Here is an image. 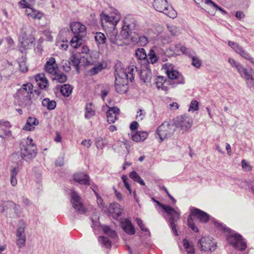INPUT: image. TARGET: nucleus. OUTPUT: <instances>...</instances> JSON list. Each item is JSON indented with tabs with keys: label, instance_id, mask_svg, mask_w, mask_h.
Returning a JSON list of instances; mask_svg holds the SVG:
<instances>
[{
	"label": "nucleus",
	"instance_id": "24",
	"mask_svg": "<svg viewBox=\"0 0 254 254\" xmlns=\"http://www.w3.org/2000/svg\"><path fill=\"white\" fill-rule=\"evenodd\" d=\"M35 80L41 89H45L47 86L48 80L44 73H39L36 75Z\"/></svg>",
	"mask_w": 254,
	"mask_h": 254
},
{
	"label": "nucleus",
	"instance_id": "60",
	"mask_svg": "<svg viewBox=\"0 0 254 254\" xmlns=\"http://www.w3.org/2000/svg\"><path fill=\"white\" fill-rule=\"evenodd\" d=\"M18 4L22 8H31V7L30 6V4L26 2V0H21V1L18 2Z\"/></svg>",
	"mask_w": 254,
	"mask_h": 254
},
{
	"label": "nucleus",
	"instance_id": "28",
	"mask_svg": "<svg viewBox=\"0 0 254 254\" xmlns=\"http://www.w3.org/2000/svg\"><path fill=\"white\" fill-rule=\"evenodd\" d=\"M101 19L102 24H103L104 21L105 22H108L109 23L112 24L113 26H116L119 21V18H117L112 16H109L106 14L102 15Z\"/></svg>",
	"mask_w": 254,
	"mask_h": 254
},
{
	"label": "nucleus",
	"instance_id": "64",
	"mask_svg": "<svg viewBox=\"0 0 254 254\" xmlns=\"http://www.w3.org/2000/svg\"><path fill=\"white\" fill-rule=\"evenodd\" d=\"M81 144L88 148L91 145V141L90 139H84L82 140Z\"/></svg>",
	"mask_w": 254,
	"mask_h": 254
},
{
	"label": "nucleus",
	"instance_id": "56",
	"mask_svg": "<svg viewBox=\"0 0 254 254\" xmlns=\"http://www.w3.org/2000/svg\"><path fill=\"white\" fill-rule=\"evenodd\" d=\"M175 50L177 53H181L184 54L186 50V47L182 46L181 44H177L175 45Z\"/></svg>",
	"mask_w": 254,
	"mask_h": 254
},
{
	"label": "nucleus",
	"instance_id": "63",
	"mask_svg": "<svg viewBox=\"0 0 254 254\" xmlns=\"http://www.w3.org/2000/svg\"><path fill=\"white\" fill-rule=\"evenodd\" d=\"M144 117V115L142 113V110L141 109H139L138 111L137 112V115L136 118V119L139 121H141Z\"/></svg>",
	"mask_w": 254,
	"mask_h": 254
},
{
	"label": "nucleus",
	"instance_id": "34",
	"mask_svg": "<svg viewBox=\"0 0 254 254\" xmlns=\"http://www.w3.org/2000/svg\"><path fill=\"white\" fill-rule=\"evenodd\" d=\"M72 87L68 84L63 85L61 88V92L64 97H68L71 93Z\"/></svg>",
	"mask_w": 254,
	"mask_h": 254
},
{
	"label": "nucleus",
	"instance_id": "48",
	"mask_svg": "<svg viewBox=\"0 0 254 254\" xmlns=\"http://www.w3.org/2000/svg\"><path fill=\"white\" fill-rule=\"evenodd\" d=\"M228 45L239 54L243 50V48L237 43L229 41L228 42Z\"/></svg>",
	"mask_w": 254,
	"mask_h": 254
},
{
	"label": "nucleus",
	"instance_id": "37",
	"mask_svg": "<svg viewBox=\"0 0 254 254\" xmlns=\"http://www.w3.org/2000/svg\"><path fill=\"white\" fill-rule=\"evenodd\" d=\"M30 10L27 13V15L34 19H40L43 16V13L33 8H30Z\"/></svg>",
	"mask_w": 254,
	"mask_h": 254
},
{
	"label": "nucleus",
	"instance_id": "44",
	"mask_svg": "<svg viewBox=\"0 0 254 254\" xmlns=\"http://www.w3.org/2000/svg\"><path fill=\"white\" fill-rule=\"evenodd\" d=\"M91 106L92 103H89L86 105L85 113L84 115L86 119H89L95 115V112L92 110Z\"/></svg>",
	"mask_w": 254,
	"mask_h": 254
},
{
	"label": "nucleus",
	"instance_id": "13",
	"mask_svg": "<svg viewBox=\"0 0 254 254\" xmlns=\"http://www.w3.org/2000/svg\"><path fill=\"white\" fill-rule=\"evenodd\" d=\"M166 73L168 78L172 80H175V83L177 84H184L185 83L184 77L181 73L175 69L172 64H166Z\"/></svg>",
	"mask_w": 254,
	"mask_h": 254
},
{
	"label": "nucleus",
	"instance_id": "36",
	"mask_svg": "<svg viewBox=\"0 0 254 254\" xmlns=\"http://www.w3.org/2000/svg\"><path fill=\"white\" fill-rule=\"evenodd\" d=\"M98 241L102 247L110 249L111 248V242L108 238L104 236H100L98 238Z\"/></svg>",
	"mask_w": 254,
	"mask_h": 254
},
{
	"label": "nucleus",
	"instance_id": "1",
	"mask_svg": "<svg viewBox=\"0 0 254 254\" xmlns=\"http://www.w3.org/2000/svg\"><path fill=\"white\" fill-rule=\"evenodd\" d=\"M20 151H15L10 156V159L12 163L17 166L22 165L23 161H30L34 159L37 153L36 145L32 139L27 137L22 139L19 143Z\"/></svg>",
	"mask_w": 254,
	"mask_h": 254
},
{
	"label": "nucleus",
	"instance_id": "50",
	"mask_svg": "<svg viewBox=\"0 0 254 254\" xmlns=\"http://www.w3.org/2000/svg\"><path fill=\"white\" fill-rule=\"evenodd\" d=\"M136 222L138 226L139 227L140 229L142 231L146 232L150 234L148 229H147V228L145 227L144 224L143 223V221L140 218H136Z\"/></svg>",
	"mask_w": 254,
	"mask_h": 254
},
{
	"label": "nucleus",
	"instance_id": "49",
	"mask_svg": "<svg viewBox=\"0 0 254 254\" xmlns=\"http://www.w3.org/2000/svg\"><path fill=\"white\" fill-rule=\"evenodd\" d=\"M33 85L31 83H27L26 84H23L22 86V88L19 89L18 90H22V89L25 92H28V91H33Z\"/></svg>",
	"mask_w": 254,
	"mask_h": 254
},
{
	"label": "nucleus",
	"instance_id": "25",
	"mask_svg": "<svg viewBox=\"0 0 254 254\" xmlns=\"http://www.w3.org/2000/svg\"><path fill=\"white\" fill-rule=\"evenodd\" d=\"M169 81H167L165 77L162 76H159L155 79V84L158 89H161L162 90L167 91L168 88L164 84H167Z\"/></svg>",
	"mask_w": 254,
	"mask_h": 254
},
{
	"label": "nucleus",
	"instance_id": "30",
	"mask_svg": "<svg viewBox=\"0 0 254 254\" xmlns=\"http://www.w3.org/2000/svg\"><path fill=\"white\" fill-rule=\"evenodd\" d=\"M18 167V166L17 168L13 167L10 170V184L13 187L16 186L17 184L16 176L19 172Z\"/></svg>",
	"mask_w": 254,
	"mask_h": 254
},
{
	"label": "nucleus",
	"instance_id": "15",
	"mask_svg": "<svg viewBox=\"0 0 254 254\" xmlns=\"http://www.w3.org/2000/svg\"><path fill=\"white\" fill-rule=\"evenodd\" d=\"M70 196V202L75 210L79 214L85 213L86 212L85 208L83 206L81 198L77 192L74 190H72Z\"/></svg>",
	"mask_w": 254,
	"mask_h": 254
},
{
	"label": "nucleus",
	"instance_id": "3",
	"mask_svg": "<svg viewBox=\"0 0 254 254\" xmlns=\"http://www.w3.org/2000/svg\"><path fill=\"white\" fill-rule=\"evenodd\" d=\"M216 225L223 231L228 233L226 236V240L229 244L240 251H244L246 249L247 244L241 235L237 234L234 231L220 223H216Z\"/></svg>",
	"mask_w": 254,
	"mask_h": 254
},
{
	"label": "nucleus",
	"instance_id": "62",
	"mask_svg": "<svg viewBox=\"0 0 254 254\" xmlns=\"http://www.w3.org/2000/svg\"><path fill=\"white\" fill-rule=\"evenodd\" d=\"M184 54H186V55L191 57V58H192L193 57L195 56V52L193 51V50L190 48H186V50Z\"/></svg>",
	"mask_w": 254,
	"mask_h": 254
},
{
	"label": "nucleus",
	"instance_id": "29",
	"mask_svg": "<svg viewBox=\"0 0 254 254\" xmlns=\"http://www.w3.org/2000/svg\"><path fill=\"white\" fill-rule=\"evenodd\" d=\"M42 105L48 110H53L56 108L57 103L55 100H50L48 98H46L43 100Z\"/></svg>",
	"mask_w": 254,
	"mask_h": 254
},
{
	"label": "nucleus",
	"instance_id": "46",
	"mask_svg": "<svg viewBox=\"0 0 254 254\" xmlns=\"http://www.w3.org/2000/svg\"><path fill=\"white\" fill-rule=\"evenodd\" d=\"M115 87L116 91L120 94L125 93L127 90V86L126 84H118L116 82Z\"/></svg>",
	"mask_w": 254,
	"mask_h": 254
},
{
	"label": "nucleus",
	"instance_id": "26",
	"mask_svg": "<svg viewBox=\"0 0 254 254\" xmlns=\"http://www.w3.org/2000/svg\"><path fill=\"white\" fill-rule=\"evenodd\" d=\"M109 211L110 213H114L116 217L118 218L121 215L123 212V209L121 207L120 204L117 203L111 204L109 208Z\"/></svg>",
	"mask_w": 254,
	"mask_h": 254
},
{
	"label": "nucleus",
	"instance_id": "52",
	"mask_svg": "<svg viewBox=\"0 0 254 254\" xmlns=\"http://www.w3.org/2000/svg\"><path fill=\"white\" fill-rule=\"evenodd\" d=\"M62 65L63 69L65 71L68 72L71 70V64L70 62L69 61L63 60L62 62Z\"/></svg>",
	"mask_w": 254,
	"mask_h": 254
},
{
	"label": "nucleus",
	"instance_id": "23",
	"mask_svg": "<svg viewBox=\"0 0 254 254\" xmlns=\"http://www.w3.org/2000/svg\"><path fill=\"white\" fill-rule=\"evenodd\" d=\"M122 227L124 231L128 235H132L135 234L134 226L129 220H126L121 222Z\"/></svg>",
	"mask_w": 254,
	"mask_h": 254
},
{
	"label": "nucleus",
	"instance_id": "19",
	"mask_svg": "<svg viewBox=\"0 0 254 254\" xmlns=\"http://www.w3.org/2000/svg\"><path fill=\"white\" fill-rule=\"evenodd\" d=\"M73 180L81 185H90V177L83 173H77L73 175Z\"/></svg>",
	"mask_w": 254,
	"mask_h": 254
},
{
	"label": "nucleus",
	"instance_id": "41",
	"mask_svg": "<svg viewBox=\"0 0 254 254\" xmlns=\"http://www.w3.org/2000/svg\"><path fill=\"white\" fill-rule=\"evenodd\" d=\"M129 177L134 182H137L142 186L145 185L143 180L140 178L138 174L135 171H132L129 173Z\"/></svg>",
	"mask_w": 254,
	"mask_h": 254
},
{
	"label": "nucleus",
	"instance_id": "5",
	"mask_svg": "<svg viewBox=\"0 0 254 254\" xmlns=\"http://www.w3.org/2000/svg\"><path fill=\"white\" fill-rule=\"evenodd\" d=\"M190 214L188 218V225L194 232H198V229L195 225L192 217H195L199 220L200 222L206 223L209 219V215L199 209L193 207H190Z\"/></svg>",
	"mask_w": 254,
	"mask_h": 254
},
{
	"label": "nucleus",
	"instance_id": "45",
	"mask_svg": "<svg viewBox=\"0 0 254 254\" xmlns=\"http://www.w3.org/2000/svg\"><path fill=\"white\" fill-rule=\"evenodd\" d=\"M94 39L98 44H104L106 40L105 35L101 32L96 33L94 36Z\"/></svg>",
	"mask_w": 254,
	"mask_h": 254
},
{
	"label": "nucleus",
	"instance_id": "58",
	"mask_svg": "<svg viewBox=\"0 0 254 254\" xmlns=\"http://www.w3.org/2000/svg\"><path fill=\"white\" fill-rule=\"evenodd\" d=\"M122 179L123 182V183L124 184L125 187L129 191V193H131V189H130V185H129V184L127 182V177L126 176L124 175V176H122Z\"/></svg>",
	"mask_w": 254,
	"mask_h": 254
},
{
	"label": "nucleus",
	"instance_id": "7",
	"mask_svg": "<svg viewBox=\"0 0 254 254\" xmlns=\"http://www.w3.org/2000/svg\"><path fill=\"white\" fill-rule=\"evenodd\" d=\"M152 199L155 201V202H156L158 205L162 208L163 210L170 216L169 221L170 227L174 235L178 236V234L176 228L175 222L179 219L180 213L169 205L161 203L159 201L155 200L154 198H152Z\"/></svg>",
	"mask_w": 254,
	"mask_h": 254
},
{
	"label": "nucleus",
	"instance_id": "21",
	"mask_svg": "<svg viewBox=\"0 0 254 254\" xmlns=\"http://www.w3.org/2000/svg\"><path fill=\"white\" fill-rule=\"evenodd\" d=\"M4 205L0 209V212L1 213H4L6 215H9L10 217H14L13 214L12 207L15 206V203L11 201H7L5 202Z\"/></svg>",
	"mask_w": 254,
	"mask_h": 254
},
{
	"label": "nucleus",
	"instance_id": "12",
	"mask_svg": "<svg viewBox=\"0 0 254 254\" xmlns=\"http://www.w3.org/2000/svg\"><path fill=\"white\" fill-rule=\"evenodd\" d=\"M174 129L173 125L167 122H164L157 129L156 133L158 135L160 141L170 137L173 133Z\"/></svg>",
	"mask_w": 254,
	"mask_h": 254
},
{
	"label": "nucleus",
	"instance_id": "35",
	"mask_svg": "<svg viewBox=\"0 0 254 254\" xmlns=\"http://www.w3.org/2000/svg\"><path fill=\"white\" fill-rule=\"evenodd\" d=\"M184 247L188 254H194V248L193 245L185 239L183 240Z\"/></svg>",
	"mask_w": 254,
	"mask_h": 254
},
{
	"label": "nucleus",
	"instance_id": "9",
	"mask_svg": "<svg viewBox=\"0 0 254 254\" xmlns=\"http://www.w3.org/2000/svg\"><path fill=\"white\" fill-rule=\"evenodd\" d=\"M153 7L158 12H162L171 18L177 16L176 11L169 6L167 0H154Z\"/></svg>",
	"mask_w": 254,
	"mask_h": 254
},
{
	"label": "nucleus",
	"instance_id": "2",
	"mask_svg": "<svg viewBox=\"0 0 254 254\" xmlns=\"http://www.w3.org/2000/svg\"><path fill=\"white\" fill-rule=\"evenodd\" d=\"M115 72L116 76L118 75L119 78L123 79H126L130 82H132L134 80L136 73L139 74L141 80L144 82H149L152 77L151 70L145 66L142 67L139 73L137 67L134 65L129 66L125 70L120 69L118 70L116 69Z\"/></svg>",
	"mask_w": 254,
	"mask_h": 254
},
{
	"label": "nucleus",
	"instance_id": "4",
	"mask_svg": "<svg viewBox=\"0 0 254 254\" xmlns=\"http://www.w3.org/2000/svg\"><path fill=\"white\" fill-rule=\"evenodd\" d=\"M70 28L75 35L71 39L70 44L71 47L76 49L82 45V38L86 35V27L80 22H75L71 24Z\"/></svg>",
	"mask_w": 254,
	"mask_h": 254
},
{
	"label": "nucleus",
	"instance_id": "59",
	"mask_svg": "<svg viewBox=\"0 0 254 254\" xmlns=\"http://www.w3.org/2000/svg\"><path fill=\"white\" fill-rule=\"evenodd\" d=\"M19 69L22 72H25L27 71L28 67L26 65V64L25 62L22 61V62H20L19 64Z\"/></svg>",
	"mask_w": 254,
	"mask_h": 254
},
{
	"label": "nucleus",
	"instance_id": "42",
	"mask_svg": "<svg viewBox=\"0 0 254 254\" xmlns=\"http://www.w3.org/2000/svg\"><path fill=\"white\" fill-rule=\"evenodd\" d=\"M69 61L70 62V64L75 67L76 71L79 72V64H80V60L75 55H72L69 58Z\"/></svg>",
	"mask_w": 254,
	"mask_h": 254
},
{
	"label": "nucleus",
	"instance_id": "22",
	"mask_svg": "<svg viewBox=\"0 0 254 254\" xmlns=\"http://www.w3.org/2000/svg\"><path fill=\"white\" fill-rule=\"evenodd\" d=\"M130 37L132 42L136 43L140 46H144L148 43L147 37L144 36H139L138 34H132Z\"/></svg>",
	"mask_w": 254,
	"mask_h": 254
},
{
	"label": "nucleus",
	"instance_id": "6",
	"mask_svg": "<svg viewBox=\"0 0 254 254\" xmlns=\"http://www.w3.org/2000/svg\"><path fill=\"white\" fill-rule=\"evenodd\" d=\"M228 62L232 66L237 69L242 77L246 79L249 87L251 88L254 86V71L252 69L247 70L242 65L236 62L232 58L228 59Z\"/></svg>",
	"mask_w": 254,
	"mask_h": 254
},
{
	"label": "nucleus",
	"instance_id": "55",
	"mask_svg": "<svg viewBox=\"0 0 254 254\" xmlns=\"http://www.w3.org/2000/svg\"><path fill=\"white\" fill-rule=\"evenodd\" d=\"M9 128H4L2 127L1 129L3 131V134H0V137L2 138H5V137H10L11 136L12 133L11 131L9 129Z\"/></svg>",
	"mask_w": 254,
	"mask_h": 254
},
{
	"label": "nucleus",
	"instance_id": "11",
	"mask_svg": "<svg viewBox=\"0 0 254 254\" xmlns=\"http://www.w3.org/2000/svg\"><path fill=\"white\" fill-rule=\"evenodd\" d=\"M32 94L33 91L25 92L22 89V90H17L14 95V97L17 100L19 106L22 108H25L32 104Z\"/></svg>",
	"mask_w": 254,
	"mask_h": 254
},
{
	"label": "nucleus",
	"instance_id": "51",
	"mask_svg": "<svg viewBox=\"0 0 254 254\" xmlns=\"http://www.w3.org/2000/svg\"><path fill=\"white\" fill-rule=\"evenodd\" d=\"M198 109V102L196 100H192L191 101L189 111H197Z\"/></svg>",
	"mask_w": 254,
	"mask_h": 254
},
{
	"label": "nucleus",
	"instance_id": "33",
	"mask_svg": "<svg viewBox=\"0 0 254 254\" xmlns=\"http://www.w3.org/2000/svg\"><path fill=\"white\" fill-rule=\"evenodd\" d=\"M146 61L149 64H153L158 61V58L153 49H150L148 55H147Z\"/></svg>",
	"mask_w": 254,
	"mask_h": 254
},
{
	"label": "nucleus",
	"instance_id": "38",
	"mask_svg": "<svg viewBox=\"0 0 254 254\" xmlns=\"http://www.w3.org/2000/svg\"><path fill=\"white\" fill-rule=\"evenodd\" d=\"M54 77L53 79L56 80L59 83H64L67 80V76L65 74L62 72L56 71L54 74Z\"/></svg>",
	"mask_w": 254,
	"mask_h": 254
},
{
	"label": "nucleus",
	"instance_id": "17",
	"mask_svg": "<svg viewBox=\"0 0 254 254\" xmlns=\"http://www.w3.org/2000/svg\"><path fill=\"white\" fill-rule=\"evenodd\" d=\"M35 39L31 35H28L24 29H22L19 33V41L21 46L24 49H28L30 44H32Z\"/></svg>",
	"mask_w": 254,
	"mask_h": 254
},
{
	"label": "nucleus",
	"instance_id": "47",
	"mask_svg": "<svg viewBox=\"0 0 254 254\" xmlns=\"http://www.w3.org/2000/svg\"><path fill=\"white\" fill-rule=\"evenodd\" d=\"M167 27L169 31L173 36H178L181 33L180 29H179L176 26L167 24Z\"/></svg>",
	"mask_w": 254,
	"mask_h": 254
},
{
	"label": "nucleus",
	"instance_id": "20",
	"mask_svg": "<svg viewBox=\"0 0 254 254\" xmlns=\"http://www.w3.org/2000/svg\"><path fill=\"white\" fill-rule=\"evenodd\" d=\"M58 65L56 63L54 58L51 57L46 62L45 65V70L50 74H54L58 69Z\"/></svg>",
	"mask_w": 254,
	"mask_h": 254
},
{
	"label": "nucleus",
	"instance_id": "18",
	"mask_svg": "<svg viewBox=\"0 0 254 254\" xmlns=\"http://www.w3.org/2000/svg\"><path fill=\"white\" fill-rule=\"evenodd\" d=\"M106 114L108 122L110 124L114 123L117 119V116L120 114V109L117 107L109 108Z\"/></svg>",
	"mask_w": 254,
	"mask_h": 254
},
{
	"label": "nucleus",
	"instance_id": "10",
	"mask_svg": "<svg viewBox=\"0 0 254 254\" xmlns=\"http://www.w3.org/2000/svg\"><path fill=\"white\" fill-rule=\"evenodd\" d=\"M193 122L191 117L187 114L178 116L173 120V123L176 127L180 128L183 131L190 128Z\"/></svg>",
	"mask_w": 254,
	"mask_h": 254
},
{
	"label": "nucleus",
	"instance_id": "54",
	"mask_svg": "<svg viewBox=\"0 0 254 254\" xmlns=\"http://www.w3.org/2000/svg\"><path fill=\"white\" fill-rule=\"evenodd\" d=\"M15 206L12 207V212L14 217L19 216L20 215L21 209L19 205L15 203Z\"/></svg>",
	"mask_w": 254,
	"mask_h": 254
},
{
	"label": "nucleus",
	"instance_id": "43",
	"mask_svg": "<svg viewBox=\"0 0 254 254\" xmlns=\"http://www.w3.org/2000/svg\"><path fill=\"white\" fill-rule=\"evenodd\" d=\"M108 142L106 138L101 137H99L95 140L96 145L98 149L104 148L108 144Z\"/></svg>",
	"mask_w": 254,
	"mask_h": 254
},
{
	"label": "nucleus",
	"instance_id": "57",
	"mask_svg": "<svg viewBox=\"0 0 254 254\" xmlns=\"http://www.w3.org/2000/svg\"><path fill=\"white\" fill-rule=\"evenodd\" d=\"M239 55L244 59L249 60L252 63H253V59L251 58L250 55L244 50L239 54Z\"/></svg>",
	"mask_w": 254,
	"mask_h": 254
},
{
	"label": "nucleus",
	"instance_id": "8",
	"mask_svg": "<svg viewBox=\"0 0 254 254\" xmlns=\"http://www.w3.org/2000/svg\"><path fill=\"white\" fill-rule=\"evenodd\" d=\"M136 20L132 15H127L123 21L122 30L121 35L124 39H128L132 34H135L133 30L136 27Z\"/></svg>",
	"mask_w": 254,
	"mask_h": 254
},
{
	"label": "nucleus",
	"instance_id": "16",
	"mask_svg": "<svg viewBox=\"0 0 254 254\" xmlns=\"http://www.w3.org/2000/svg\"><path fill=\"white\" fill-rule=\"evenodd\" d=\"M26 226L23 223H19L18 228L16 231V245L19 248H22L25 246L26 241V236L25 229Z\"/></svg>",
	"mask_w": 254,
	"mask_h": 254
},
{
	"label": "nucleus",
	"instance_id": "61",
	"mask_svg": "<svg viewBox=\"0 0 254 254\" xmlns=\"http://www.w3.org/2000/svg\"><path fill=\"white\" fill-rule=\"evenodd\" d=\"M0 128H2V127L9 128L11 127L10 123L5 121H0Z\"/></svg>",
	"mask_w": 254,
	"mask_h": 254
},
{
	"label": "nucleus",
	"instance_id": "32",
	"mask_svg": "<svg viewBox=\"0 0 254 254\" xmlns=\"http://www.w3.org/2000/svg\"><path fill=\"white\" fill-rule=\"evenodd\" d=\"M103 69V65L102 64H95L92 68L87 71V73L88 75L93 76L101 71Z\"/></svg>",
	"mask_w": 254,
	"mask_h": 254
},
{
	"label": "nucleus",
	"instance_id": "40",
	"mask_svg": "<svg viewBox=\"0 0 254 254\" xmlns=\"http://www.w3.org/2000/svg\"><path fill=\"white\" fill-rule=\"evenodd\" d=\"M135 55L136 58L139 60H145L147 58V54L143 48H138L135 50Z\"/></svg>",
	"mask_w": 254,
	"mask_h": 254
},
{
	"label": "nucleus",
	"instance_id": "53",
	"mask_svg": "<svg viewBox=\"0 0 254 254\" xmlns=\"http://www.w3.org/2000/svg\"><path fill=\"white\" fill-rule=\"evenodd\" d=\"M192 65L196 68H199L201 65V61L197 57L192 58Z\"/></svg>",
	"mask_w": 254,
	"mask_h": 254
},
{
	"label": "nucleus",
	"instance_id": "31",
	"mask_svg": "<svg viewBox=\"0 0 254 254\" xmlns=\"http://www.w3.org/2000/svg\"><path fill=\"white\" fill-rule=\"evenodd\" d=\"M148 134L145 131H137L131 136L133 141L136 142L144 141L147 137Z\"/></svg>",
	"mask_w": 254,
	"mask_h": 254
},
{
	"label": "nucleus",
	"instance_id": "27",
	"mask_svg": "<svg viewBox=\"0 0 254 254\" xmlns=\"http://www.w3.org/2000/svg\"><path fill=\"white\" fill-rule=\"evenodd\" d=\"M39 123L38 120L34 117H29L27 120L26 125L23 127V129L26 130H32L35 127L34 126L37 125Z\"/></svg>",
	"mask_w": 254,
	"mask_h": 254
},
{
	"label": "nucleus",
	"instance_id": "39",
	"mask_svg": "<svg viewBox=\"0 0 254 254\" xmlns=\"http://www.w3.org/2000/svg\"><path fill=\"white\" fill-rule=\"evenodd\" d=\"M117 30L116 29H114L112 31L107 33L108 38L113 44H117Z\"/></svg>",
	"mask_w": 254,
	"mask_h": 254
},
{
	"label": "nucleus",
	"instance_id": "14",
	"mask_svg": "<svg viewBox=\"0 0 254 254\" xmlns=\"http://www.w3.org/2000/svg\"><path fill=\"white\" fill-rule=\"evenodd\" d=\"M197 246L202 251L212 252L215 250L216 244L213 241V239L211 237H204L198 241Z\"/></svg>",
	"mask_w": 254,
	"mask_h": 254
}]
</instances>
